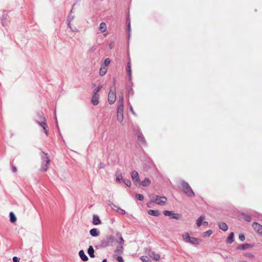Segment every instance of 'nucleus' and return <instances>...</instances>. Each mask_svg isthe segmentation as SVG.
Wrapping results in <instances>:
<instances>
[{
    "mask_svg": "<svg viewBox=\"0 0 262 262\" xmlns=\"http://www.w3.org/2000/svg\"><path fill=\"white\" fill-rule=\"evenodd\" d=\"M131 177L136 185H137L140 182L139 174L136 171H133L131 173Z\"/></svg>",
    "mask_w": 262,
    "mask_h": 262,
    "instance_id": "nucleus-8",
    "label": "nucleus"
},
{
    "mask_svg": "<svg viewBox=\"0 0 262 262\" xmlns=\"http://www.w3.org/2000/svg\"><path fill=\"white\" fill-rule=\"evenodd\" d=\"M110 62H111L110 59L108 58H106L104 61V66L103 67H107V66H108L110 64Z\"/></svg>",
    "mask_w": 262,
    "mask_h": 262,
    "instance_id": "nucleus-39",
    "label": "nucleus"
},
{
    "mask_svg": "<svg viewBox=\"0 0 262 262\" xmlns=\"http://www.w3.org/2000/svg\"><path fill=\"white\" fill-rule=\"evenodd\" d=\"M250 247H251V246L250 244H245L243 245H240L237 247L238 249L240 250H245L246 249H248Z\"/></svg>",
    "mask_w": 262,
    "mask_h": 262,
    "instance_id": "nucleus-19",
    "label": "nucleus"
},
{
    "mask_svg": "<svg viewBox=\"0 0 262 262\" xmlns=\"http://www.w3.org/2000/svg\"><path fill=\"white\" fill-rule=\"evenodd\" d=\"M101 262H107L106 259H104Z\"/></svg>",
    "mask_w": 262,
    "mask_h": 262,
    "instance_id": "nucleus-52",
    "label": "nucleus"
},
{
    "mask_svg": "<svg viewBox=\"0 0 262 262\" xmlns=\"http://www.w3.org/2000/svg\"><path fill=\"white\" fill-rule=\"evenodd\" d=\"M79 255L80 256V257L81 258V259L83 260V261H87L88 260V256L85 255L84 252L83 251V250H80L79 252Z\"/></svg>",
    "mask_w": 262,
    "mask_h": 262,
    "instance_id": "nucleus-12",
    "label": "nucleus"
},
{
    "mask_svg": "<svg viewBox=\"0 0 262 262\" xmlns=\"http://www.w3.org/2000/svg\"><path fill=\"white\" fill-rule=\"evenodd\" d=\"M148 214L150 215L154 216H158L160 214L158 210H149L148 212Z\"/></svg>",
    "mask_w": 262,
    "mask_h": 262,
    "instance_id": "nucleus-20",
    "label": "nucleus"
},
{
    "mask_svg": "<svg viewBox=\"0 0 262 262\" xmlns=\"http://www.w3.org/2000/svg\"><path fill=\"white\" fill-rule=\"evenodd\" d=\"M151 182L150 181V180L148 179V178H145L142 182H141V185L143 186V187H146V186H147L148 185H149V184H150Z\"/></svg>",
    "mask_w": 262,
    "mask_h": 262,
    "instance_id": "nucleus-23",
    "label": "nucleus"
},
{
    "mask_svg": "<svg viewBox=\"0 0 262 262\" xmlns=\"http://www.w3.org/2000/svg\"><path fill=\"white\" fill-rule=\"evenodd\" d=\"M117 212L121 214H125L126 213L124 209H123L120 207L119 208V209Z\"/></svg>",
    "mask_w": 262,
    "mask_h": 262,
    "instance_id": "nucleus-43",
    "label": "nucleus"
},
{
    "mask_svg": "<svg viewBox=\"0 0 262 262\" xmlns=\"http://www.w3.org/2000/svg\"><path fill=\"white\" fill-rule=\"evenodd\" d=\"M116 99V94L115 92V88L114 91L111 89L108 95V101L110 104L114 103Z\"/></svg>",
    "mask_w": 262,
    "mask_h": 262,
    "instance_id": "nucleus-6",
    "label": "nucleus"
},
{
    "mask_svg": "<svg viewBox=\"0 0 262 262\" xmlns=\"http://www.w3.org/2000/svg\"><path fill=\"white\" fill-rule=\"evenodd\" d=\"M93 223L94 225H97L101 223L99 217L97 215H94L93 218Z\"/></svg>",
    "mask_w": 262,
    "mask_h": 262,
    "instance_id": "nucleus-13",
    "label": "nucleus"
},
{
    "mask_svg": "<svg viewBox=\"0 0 262 262\" xmlns=\"http://www.w3.org/2000/svg\"><path fill=\"white\" fill-rule=\"evenodd\" d=\"M123 101H124V98H123V96L122 95H120L119 96V100H118V102H119V104H118V106H122V107H123Z\"/></svg>",
    "mask_w": 262,
    "mask_h": 262,
    "instance_id": "nucleus-27",
    "label": "nucleus"
},
{
    "mask_svg": "<svg viewBox=\"0 0 262 262\" xmlns=\"http://www.w3.org/2000/svg\"><path fill=\"white\" fill-rule=\"evenodd\" d=\"M13 262H19L17 257L14 256L13 257Z\"/></svg>",
    "mask_w": 262,
    "mask_h": 262,
    "instance_id": "nucleus-48",
    "label": "nucleus"
},
{
    "mask_svg": "<svg viewBox=\"0 0 262 262\" xmlns=\"http://www.w3.org/2000/svg\"><path fill=\"white\" fill-rule=\"evenodd\" d=\"M99 168H103V164H102V163H101V164H100V166H99Z\"/></svg>",
    "mask_w": 262,
    "mask_h": 262,
    "instance_id": "nucleus-50",
    "label": "nucleus"
},
{
    "mask_svg": "<svg viewBox=\"0 0 262 262\" xmlns=\"http://www.w3.org/2000/svg\"><path fill=\"white\" fill-rule=\"evenodd\" d=\"M238 238L242 242L244 241L245 239V235L242 233L239 234Z\"/></svg>",
    "mask_w": 262,
    "mask_h": 262,
    "instance_id": "nucleus-44",
    "label": "nucleus"
},
{
    "mask_svg": "<svg viewBox=\"0 0 262 262\" xmlns=\"http://www.w3.org/2000/svg\"><path fill=\"white\" fill-rule=\"evenodd\" d=\"M205 219L204 216H201L196 220V225L198 227L201 226L203 224V220Z\"/></svg>",
    "mask_w": 262,
    "mask_h": 262,
    "instance_id": "nucleus-26",
    "label": "nucleus"
},
{
    "mask_svg": "<svg viewBox=\"0 0 262 262\" xmlns=\"http://www.w3.org/2000/svg\"><path fill=\"white\" fill-rule=\"evenodd\" d=\"M172 211H168V210H165L163 211V214L165 216H169L171 217V215H172Z\"/></svg>",
    "mask_w": 262,
    "mask_h": 262,
    "instance_id": "nucleus-38",
    "label": "nucleus"
},
{
    "mask_svg": "<svg viewBox=\"0 0 262 262\" xmlns=\"http://www.w3.org/2000/svg\"><path fill=\"white\" fill-rule=\"evenodd\" d=\"M181 216V214H180L179 213H174L173 212L172 213V215H171V219H176V220L180 219Z\"/></svg>",
    "mask_w": 262,
    "mask_h": 262,
    "instance_id": "nucleus-31",
    "label": "nucleus"
},
{
    "mask_svg": "<svg viewBox=\"0 0 262 262\" xmlns=\"http://www.w3.org/2000/svg\"><path fill=\"white\" fill-rule=\"evenodd\" d=\"M41 157V167L40 170L43 171H46L49 168V165L50 163V160L48 155V154H46L44 152H41L40 155Z\"/></svg>",
    "mask_w": 262,
    "mask_h": 262,
    "instance_id": "nucleus-1",
    "label": "nucleus"
},
{
    "mask_svg": "<svg viewBox=\"0 0 262 262\" xmlns=\"http://www.w3.org/2000/svg\"><path fill=\"white\" fill-rule=\"evenodd\" d=\"M127 186L130 187L131 186V182L130 180H123V182Z\"/></svg>",
    "mask_w": 262,
    "mask_h": 262,
    "instance_id": "nucleus-41",
    "label": "nucleus"
},
{
    "mask_svg": "<svg viewBox=\"0 0 262 262\" xmlns=\"http://www.w3.org/2000/svg\"><path fill=\"white\" fill-rule=\"evenodd\" d=\"M102 85H98L97 86V88H96V89H95L93 90V95H98V93L100 91V90L102 89Z\"/></svg>",
    "mask_w": 262,
    "mask_h": 262,
    "instance_id": "nucleus-29",
    "label": "nucleus"
},
{
    "mask_svg": "<svg viewBox=\"0 0 262 262\" xmlns=\"http://www.w3.org/2000/svg\"><path fill=\"white\" fill-rule=\"evenodd\" d=\"M68 26L70 28V29H71V31H72L73 32H78V31L77 28L76 27L74 26L72 24V21H68Z\"/></svg>",
    "mask_w": 262,
    "mask_h": 262,
    "instance_id": "nucleus-22",
    "label": "nucleus"
},
{
    "mask_svg": "<svg viewBox=\"0 0 262 262\" xmlns=\"http://www.w3.org/2000/svg\"><path fill=\"white\" fill-rule=\"evenodd\" d=\"M151 202H155L158 205H163L167 201V199L165 196H160L157 195H151Z\"/></svg>",
    "mask_w": 262,
    "mask_h": 262,
    "instance_id": "nucleus-4",
    "label": "nucleus"
},
{
    "mask_svg": "<svg viewBox=\"0 0 262 262\" xmlns=\"http://www.w3.org/2000/svg\"><path fill=\"white\" fill-rule=\"evenodd\" d=\"M12 170L13 172L17 171V168L15 166L12 165Z\"/></svg>",
    "mask_w": 262,
    "mask_h": 262,
    "instance_id": "nucleus-47",
    "label": "nucleus"
},
{
    "mask_svg": "<svg viewBox=\"0 0 262 262\" xmlns=\"http://www.w3.org/2000/svg\"><path fill=\"white\" fill-rule=\"evenodd\" d=\"M88 254L89 256L92 257L94 258L95 257L94 255V250L92 246H90L89 247L88 250Z\"/></svg>",
    "mask_w": 262,
    "mask_h": 262,
    "instance_id": "nucleus-15",
    "label": "nucleus"
},
{
    "mask_svg": "<svg viewBox=\"0 0 262 262\" xmlns=\"http://www.w3.org/2000/svg\"><path fill=\"white\" fill-rule=\"evenodd\" d=\"M123 107H122V106H118L117 111V119L119 122L121 123L123 120Z\"/></svg>",
    "mask_w": 262,
    "mask_h": 262,
    "instance_id": "nucleus-7",
    "label": "nucleus"
},
{
    "mask_svg": "<svg viewBox=\"0 0 262 262\" xmlns=\"http://www.w3.org/2000/svg\"><path fill=\"white\" fill-rule=\"evenodd\" d=\"M117 260L118 261V262H124V260H123V259L122 258V257L120 256H118L117 257Z\"/></svg>",
    "mask_w": 262,
    "mask_h": 262,
    "instance_id": "nucleus-45",
    "label": "nucleus"
},
{
    "mask_svg": "<svg viewBox=\"0 0 262 262\" xmlns=\"http://www.w3.org/2000/svg\"><path fill=\"white\" fill-rule=\"evenodd\" d=\"M10 221L12 223H14L16 221V217L13 212L10 213Z\"/></svg>",
    "mask_w": 262,
    "mask_h": 262,
    "instance_id": "nucleus-28",
    "label": "nucleus"
},
{
    "mask_svg": "<svg viewBox=\"0 0 262 262\" xmlns=\"http://www.w3.org/2000/svg\"><path fill=\"white\" fill-rule=\"evenodd\" d=\"M138 140L139 141L141 142L143 144L145 143V140L143 136L141 134L139 135L138 136Z\"/></svg>",
    "mask_w": 262,
    "mask_h": 262,
    "instance_id": "nucleus-33",
    "label": "nucleus"
},
{
    "mask_svg": "<svg viewBox=\"0 0 262 262\" xmlns=\"http://www.w3.org/2000/svg\"><path fill=\"white\" fill-rule=\"evenodd\" d=\"M234 239V233L231 232L227 239V242L229 244H231Z\"/></svg>",
    "mask_w": 262,
    "mask_h": 262,
    "instance_id": "nucleus-24",
    "label": "nucleus"
},
{
    "mask_svg": "<svg viewBox=\"0 0 262 262\" xmlns=\"http://www.w3.org/2000/svg\"><path fill=\"white\" fill-rule=\"evenodd\" d=\"M107 71V67H103V66H101V67L100 69V71H99V75L101 76L104 75L106 74Z\"/></svg>",
    "mask_w": 262,
    "mask_h": 262,
    "instance_id": "nucleus-21",
    "label": "nucleus"
},
{
    "mask_svg": "<svg viewBox=\"0 0 262 262\" xmlns=\"http://www.w3.org/2000/svg\"><path fill=\"white\" fill-rule=\"evenodd\" d=\"M182 237L184 242L190 243L192 245H198L200 240L194 237H191L187 232H184L182 234Z\"/></svg>",
    "mask_w": 262,
    "mask_h": 262,
    "instance_id": "nucleus-2",
    "label": "nucleus"
},
{
    "mask_svg": "<svg viewBox=\"0 0 262 262\" xmlns=\"http://www.w3.org/2000/svg\"><path fill=\"white\" fill-rule=\"evenodd\" d=\"M119 238H120V245H122L123 246V245L124 244V239L121 235H120Z\"/></svg>",
    "mask_w": 262,
    "mask_h": 262,
    "instance_id": "nucleus-46",
    "label": "nucleus"
},
{
    "mask_svg": "<svg viewBox=\"0 0 262 262\" xmlns=\"http://www.w3.org/2000/svg\"><path fill=\"white\" fill-rule=\"evenodd\" d=\"M116 181L118 183H121L123 182V179L122 178V173L120 172H116Z\"/></svg>",
    "mask_w": 262,
    "mask_h": 262,
    "instance_id": "nucleus-14",
    "label": "nucleus"
},
{
    "mask_svg": "<svg viewBox=\"0 0 262 262\" xmlns=\"http://www.w3.org/2000/svg\"><path fill=\"white\" fill-rule=\"evenodd\" d=\"M219 228L223 230L224 231H226L228 230V226L227 225L223 222L219 223Z\"/></svg>",
    "mask_w": 262,
    "mask_h": 262,
    "instance_id": "nucleus-16",
    "label": "nucleus"
},
{
    "mask_svg": "<svg viewBox=\"0 0 262 262\" xmlns=\"http://www.w3.org/2000/svg\"><path fill=\"white\" fill-rule=\"evenodd\" d=\"M90 233L92 236H97L99 234V232L96 228H93L90 231Z\"/></svg>",
    "mask_w": 262,
    "mask_h": 262,
    "instance_id": "nucleus-17",
    "label": "nucleus"
},
{
    "mask_svg": "<svg viewBox=\"0 0 262 262\" xmlns=\"http://www.w3.org/2000/svg\"><path fill=\"white\" fill-rule=\"evenodd\" d=\"M99 30L101 32L104 33L106 30V25L105 23L102 22L99 26Z\"/></svg>",
    "mask_w": 262,
    "mask_h": 262,
    "instance_id": "nucleus-18",
    "label": "nucleus"
},
{
    "mask_svg": "<svg viewBox=\"0 0 262 262\" xmlns=\"http://www.w3.org/2000/svg\"><path fill=\"white\" fill-rule=\"evenodd\" d=\"M130 110L133 113V114H135V112L133 110V107L131 105L130 106Z\"/></svg>",
    "mask_w": 262,
    "mask_h": 262,
    "instance_id": "nucleus-49",
    "label": "nucleus"
},
{
    "mask_svg": "<svg viewBox=\"0 0 262 262\" xmlns=\"http://www.w3.org/2000/svg\"><path fill=\"white\" fill-rule=\"evenodd\" d=\"M252 227L253 228L254 230L258 233L259 234H260L262 235V226L260 225L259 224L254 222L252 224Z\"/></svg>",
    "mask_w": 262,
    "mask_h": 262,
    "instance_id": "nucleus-9",
    "label": "nucleus"
},
{
    "mask_svg": "<svg viewBox=\"0 0 262 262\" xmlns=\"http://www.w3.org/2000/svg\"><path fill=\"white\" fill-rule=\"evenodd\" d=\"M126 70L128 72V75L129 77L131 76V66H130V61H129L127 62V69Z\"/></svg>",
    "mask_w": 262,
    "mask_h": 262,
    "instance_id": "nucleus-32",
    "label": "nucleus"
},
{
    "mask_svg": "<svg viewBox=\"0 0 262 262\" xmlns=\"http://www.w3.org/2000/svg\"><path fill=\"white\" fill-rule=\"evenodd\" d=\"M40 121H37L36 122L39 125H40L42 127L45 133L46 134V135L47 136H48V127L47 124L46 123V119L44 117H40Z\"/></svg>",
    "mask_w": 262,
    "mask_h": 262,
    "instance_id": "nucleus-5",
    "label": "nucleus"
},
{
    "mask_svg": "<svg viewBox=\"0 0 262 262\" xmlns=\"http://www.w3.org/2000/svg\"><path fill=\"white\" fill-rule=\"evenodd\" d=\"M109 205L110 206V207L112 208V209H113L114 210H115L116 211H117L119 208L118 206L115 205L113 203H109Z\"/></svg>",
    "mask_w": 262,
    "mask_h": 262,
    "instance_id": "nucleus-36",
    "label": "nucleus"
},
{
    "mask_svg": "<svg viewBox=\"0 0 262 262\" xmlns=\"http://www.w3.org/2000/svg\"><path fill=\"white\" fill-rule=\"evenodd\" d=\"M122 246L120 245L119 247L117 248L115 251V254L116 255H120L122 252Z\"/></svg>",
    "mask_w": 262,
    "mask_h": 262,
    "instance_id": "nucleus-30",
    "label": "nucleus"
},
{
    "mask_svg": "<svg viewBox=\"0 0 262 262\" xmlns=\"http://www.w3.org/2000/svg\"><path fill=\"white\" fill-rule=\"evenodd\" d=\"M212 232L211 230H207V231L205 232L203 234V236H210L211 234H212Z\"/></svg>",
    "mask_w": 262,
    "mask_h": 262,
    "instance_id": "nucleus-40",
    "label": "nucleus"
},
{
    "mask_svg": "<svg viewBox=\"0 0 262 262\" xmlns=\"http://www.w3.org/2000/svg\"><path fill=\"white\" fill-rule=\"evenodd\" d=\"M99 95H93L92 98L91 102L94 105H97L99 104Z\"/></svg>",
    "mask_w": 262,
    "mask_h": 262,
    "instance_id": "nucleus-11",
    "label": "nucleus"
},
{
    "mask_svg": "<svg viewBox=\"0 0 262 262\" xmlns=\"http://www.w3.org/2000/svg\"><path fill=\"white\" fill-rule=\"evenodd\" d=\"M75 18V15L73 14V9L71 10L67 18V21H72Z\"/></svg>",
    "mask_w": 262,
    "mask_h": 262,
    "instance_id": "nucleus-25",
    "label": "nucleus"
},
{
    "mask_svg": "<svg viewBox=\"0 0 262 262\" xmlns=\"http://www.w3.org/2000/svg\"><path fill=\"white\" fill-rule=\"evenodd\" d=\"M140 259L143 262H151V259L147 256H142L140 257Z\"/></svg>",
    "mask_w": 262,
    "mask_h": 262,
    "instance_id": "nucleus-35",
    "label": "nucleus"
},
{
    "mask_svg": "<svg viewBox=\"0 0 262 262\" xmlns=\"http://www.w3.org/2000/svg\"><path fill=\"white\" fill-rule=\"evenodd\" d=\"M136 198L140 201H142L144 199V196L141 194H137Z\"/></svg>",
    "mask_w": 262,
    "mask_h": 262,
    "instance_id": "nucleus-42",
    "label": "nucleus"
},
{
    "mask_svg": "<svg viewBox=\"0 0 262 262\" xmlns=\"http://www.w3.org/2000/svg\"><path fill=\"white\" fill-rule=\"evenodd\" d=\"M181 189L183 192L188 196H194V193L190 187L189 185L184 181H182L181 183Z\"/></svg>",
    "mask_w": 262,
    "mask_h": 262,
    "instance_id": "nucleus-3",
    "label": "nucleus"
},
{
    "mask_svg": "<svg viewBox=\"0 0 262 262\" xmlns=\"http://www.w3.org/2000/svg\"><path fill=\"white\" fill-rule=\"evenodd\" d=\"M243 219L247 222H250L251 219V215L246 214H243Z\"/></svg>",
    "mask_w": 262,
    "mask_h": 262,
    "instance_id": "nucleus-34",
    "label": "nucleus"
},
{
    "mask_svg": "<svg viewBox=\"0 0 262 262\" xmlns=\"http://www.w3.org/2000/svg\"><path fill=\"white\" fill-rule=\"evenodd\" d=\"M148 254L150 258H152L156 261L159 260L160 258V255L159 254H157L154 252L151 251L150 250L149 251Z\"/></svg>",
    "mask_w": 262,
    "mask_h": 262,
    "instance_id": "nucleus-10",
    "label": "nucleus"
},
{
    "mask_svg": "<svg viewBox=\"0 0 262 262\" xmlns=\"http://www.w3.org/2000/svg\"><path fill=\"white\" fill-rule=\"evenodd\" d=\"M203 224L207 225H208V222L206 221H204V222H203Z\"/></svg>",
    "mask_w": 262,
    "mask_h": 262,
    "instance_id": "nucleus-51",
    "label": "nucleus"
},
{
    "mask_svg": "<svg viewBox=\"0 0 262 262\" xmlns=\"http://www.w3.org/2000/svg\"><path fill=\"white\" fill-rule=\"evenodd\" d=\"M128 30H130V26L129 24L128 25Z\"/></svg>",
    "mask_w": 262,
    "mask_h": 262,
    "instance_id": "nucleus-53",
    "label": "nucleus"
},
{
    "mask_svg": "<svg viewBox=\"0 0 262 262\" xmlns=\"http://www.w3.org/2000/svg\"><path fill=\"white\" fill-rule=\"evenodd\" d=\"M114 239V237L113 236H110L108 238H107V241L105 242V246H108V243H112L113 242Z\"/></svg>",
    "mask_w": 262,
    "mask_h": 262,
    "instance_id": "nucleus-37",
    "label": "nucleus"
}]
</instances>
